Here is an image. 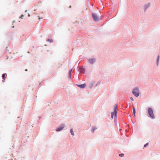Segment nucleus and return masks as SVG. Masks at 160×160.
Returning a JSON list of instances; mask_svg holds the SVG:
<instances>
[{
    "instance_id": "11",
    "label": "nucleus",
    "mask_w": 160,
    "mask_h": 160,
    "mask_svg": "<svg viewBox=\"0 0 160 160\" xmlns=\"http://www.w3.org/2000/svg\"><path fill=\"white\" fill-rule=\"evenodd\" d=\"M72 71V69L70 70V71H69V77L70 78L71 77V73Z\"/></svg>"
},
{
    "instance_id": "10",
    "label": "nucleus",
    "mask_w": 160,
    "mask_h": 160,
    "mask_svg": "<svg viewBox=\"0 0 160 160\" xmlns=\"http://www.w3.org/2000/svg\"><path fill=\"white\" fill-rule=\"evenodd\" d=\"M5 74H3L2 75V78L4 79V80H5L6 78H5Z\"/></svg>"
},
{
    "instance_id": "17",
    "label": "nucleus",
    "mask_w": 160,
    "mask_h": 160,
    "mask_svg": "<svg viewBox=\"0 0 160 160\" xmlns=\"http://www.w3.org/2000/svg\"><path fill=\"white\" fill-rule=\"evenodd\" d=\"M130 99H131L132 100V101H133V98H132L131 97V98H130Z\"/></svg>"
},
{
    "instance_id": "19",
    "label": "nucleus",
    "mask_w": 160,
    "mask_h": 160,
    "mask_svg": "<svg viewBox=\"0 0 160 160\" xmlns=\"http://www.w3.org/2000/svg\"><path fill=\"white\" fill-rule=\"evenodd\" d=\"M28 16L29 17H30V14H28Z\"/></svg>"
},
{
    "instance_id": "4",
    "label": "nucleus",
    "mask_w": 160,
    "mask_h": 160,
    "mask_svg": "<svg viewBox=\"0 0 160 160\" xmlns=\"http://www.w3.org/2000/svg\"><path fill=\"white\" fill-rule=\"evenodd\" d=\"M92 17L95 21H97L99 20V18L96 14L94 13H92Z\"/></svg>"
},
{
    "instance_id": "8",
    "label": "nucleus",
    "mask_w": 160,
    "mask_h": 160,
    "mask_svg": "<svg viewBox=\"0 0 160 160\" xmlns=\"http://www.w3.org/2000/svg\"><path fill=\"white\" fill-rule=\"evenodd\" d=\"M133 113L134 115V116H135V109L133 106Z\"/></svg>"
},
{
    "instance_id": "7",
    "label": "nucleus",
    "mask_w": 160,
    "mask_h": 160,
    "mask_svg": "<svg viewBox=\"0 0 160 160\" xmlns=\"http://www.w3.org/2000/svg\"><path fill=\"white\" fill-rule=\"evenodd\" d=\"M89 61L90 63L93 64L95 62V60L94 59H89Z\"/></svg>"
},
{
    "instance_id": "2",
    "label": "nucleus",
    "mask_w": 160,
    "mask_h": 160,
    "mask_svg": "<svg viewBox=\"0 0 160 160\" xmlns=\"http://www.w3.org/2000/svg\"><path fill=\"white\" fill-rule=\"evenodd\" d=\"M148 112L151 118L152 119H154L155 118V116L154 114L152 108H148Z\"/></svg>"
},
{
    "instance_id": "16",
    "label": "nucleus",
    "mask_w": 160,
    "mask_h": 160,
    "mask_svg": "<svg viewBox=\"0 0 160 160\" xmlns=\"http://www.w3.org/2000/svg\"><path fill=\"white\" fill-rule=\"evenodd\" d=\"M23 16H24L23 15H22L20 17V18L22 19Z\"/></svg>"
},
{
    "instance_id": "1",
    "label": "nucleus",
    "mask_w": 160,
    "mask_h": 160,
    "mask_svg": "<svg viewBox=\"0 0 160 160\" xmlns=\"http://www.w3.org/2000/svg\"><path fill=\"white\" fill-rule=\"evenodd\" d=\"M118 110V105L115 104L114 107V112H112L111 113V116L112 118H113L114 114V117L115 118L116 117Z\"/></svg>"
},
{
    "instance_id": "3",
    "label": "nucleus",
    "mask_w": 160,
    "mask_h": 160,
    "mask_svg": "<svg viewBox=\"0 0 160 160\" xmlns=\"http://www.w3.org/2000/svg\"><path fill=\"white\" fill-rule=\"evenodd\" d=\"M133 94L136 97H138L139 95V91L138 88H136L134 89L132 91Z\"/></svg>"
},
{
    "instance_id": "6",
    "label": "nucleus",
    "mask_w": 160,
    "mask_h": 160,
    "mask_svg": "<svg viewBox=\"0 0 160 160\" xmlns=\"http://www.w3.org/2000/svg\"><path fill=\"white\" fill-rule=\"evenodd\" d=\"M78 86L80 88H83L86 87V84H83L78 85Z\"/></svg>"
},
{
    "instance_id": "5",
    "label": "nucleus",
    "mask_w": 160,
    "mask_h": 160,
    "mask_svg": "<svg viewBox=\"0 0 160 160\" xmlns=\"http://www.w3.org/2000/svg\"><path fill=\"white\" fill-rule=\"evenodd\" d=\"M64 125H62L60 126V127L59 128H57V129L56 130V131L57 132L60 131L62 130L63 128H64Z\"/></svg>"
},
{
    "instance_id": "9",
    "label": "nucleus",
    "mask_w": 160,
    "mask_h": 160,
    "mask_svg": "<svg viewBox=\"0 0 160 160\" xmlns=\"http://www.w3.org/2000/svg\"><path fill=\"white\" fill-rule=\"evenodd\" d=\"M70 131H70L71 133L72 134V135H74V133L73 132V131L72 129H71Z\"/></svg>"
},
{
    "instance_id": "12",
    "label": "nucleus",
    "mask_w": 160,
    "mask_h": 160,
    "mask_svg": "<svg viewBox=\"0 0 160 160\" xmlns=\"http://www.w3.org/2000/svg\"><path fill=\"white\" fill-rule=\"evenodd\" d=\"M48 41L50 42H53V40L52 39H48Z\"/></svg>"
},
{
    "instance_id": "15",
    "label": "nucleus",
    "mask_w": 160,
    "mask_h": 160,
    "mask_svg": "<svg viewBox=\"0 0 160 160\" xmlns=\"http://www.w3.org/2000/svg\"><path fill=\"white\" fill-rule=\"evenodd\" d=\"M95 130V128H93L92 129V131L93 132H94V131Z\"/></svg>"
},
{
    "instance_id": "13",
    "label": "nucleus",
    "mask_w": 160,
    "mask_h": 160,
    "mask_svg": "<svg viewBox=\"0 0 160 160\" xmlns=\"http://www.w3.org/2000/svg\"><path fill=\"white\" fill-rule=\"evenodd\" d=\"M119 156L120 157H123L124 156V154L123 153H121L119 154Z\"/></svg>"
},
{
    "instance_id": "18",
    "label": "nucleus",
    "mask_w": 160,
    "mask_h": 160,
    "mask_svg": "<svg viewBox=\"0 0 160 160\" xmlns=\"http://www.w3.org/2000/svg\"><path fill=\"white\" fill-rule=\"evenodd\" d=\"M159 56L158 57V60H157V62H158V60H159Z\"/></svg>"
},
{
    "instance_id": "14",
    "label": "nucleus",
    "mask_w": 160,
    "mask_h": 160,
    "mask_svg": "<svg viewBox=\"0 0 160 160\" xmlns=\"http://www.w3.org/2000/svg\"><path fill=\"white\" fill-rule=\"evenodd\" d=\"M148 143H147L146 144L144 145V147H146L147 145H148Z\"/></svg>"
}]
</instances>
